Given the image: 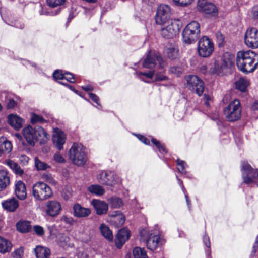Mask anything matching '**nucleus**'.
Here are the masks:
<instances>
[{"instance_id":"f257e3e1","label":"nucleus","mask_w":258,"mask_h":258,"mask_svg":"<svg viewBox=\"0 0 258 258\" xmlns=\"http://www.w3.org/2000/svg\"><path fill=\"white\" fill-rule=\"evenodd\" d=\"M236 64L243 72H252L258 67V55L251 50L239 51L236 56Z\"/></svg>"},{"instance_id":"f03ea898","label":"nucleus","mask_w":258,"mask_h":258,"mask_svg":"<svg viewBox=\"0 0 258 258\" xmlns=\"http://www.w3.org/2000/svg\"><path fill=\"white\" fill-rule=\"evenodd\" d=\"M22 134L28 143L33 146L36 141H39L40 144H45L49 138V134L40 126L33 127L28 125L22 130Z\"/></svg>"},{"instance_id":"7ed1b4c3","label":"nucleus","mask_w":258,"mask_h":258,"mask_svg":"<svg viewBox=\"0 0 258 258\" xmlns=\"http://www.w3.org/2000/svg\"><path fill=\"white\" fill-rule=\"evenodd\" d=\"M69 157L75 165H84L87 161L85 148L81 144L74 143L69 151Z\"/></svg>"},{"instance_id":"20e7f679","label":"nucleus","mask_w":258,"mask_h":258,"mask_svg":"<svg viewBox=\"0 0 258 258\" xmlns=\"http://www.w3.org/2000/svg\"><path fill=\"white\" fill-rule=\"evenodd\" d=\"M200 34V24L197 21H193L184 29L182 32L183 41L188 44L194 43L199 38Z\"/></svg>"},{"instance_id":"39448f33","label":"nucleus","mask_w":258,"mask_h":258,"mask_svg":"<svg viewBox=\"0 0 258 258\" xmlns=\"http://www.w3.org/2000/svg\"><path fill=\"white\" fill-rule=\"evenodd\" d=\"M140 235L143 240L146 241V245L149 249L154 250L157 248L160 240L158 230L148 231L144 229L140 230Z\"/></svg>"},{"instance_id":"423d86ee","label":"nucleus","mask_w":258,"mask_h":258,"mask_svg":"<svg viewBox=\"0 0 258 258\" xmlns=\"http://www.w3.org/2000/svg\"><path fill=\"white\" fill-rule=\"evenodd\" d=\"M165 25L161 30V34L165 38L171 39L178 34L182 23L179 19H172L167 22Z\"/></svg>"},{"instance_id":"0eeeda50","label":"nucleus","mask_w":258,"mask_h":258,"mask_svg":"<svg viewBox=\"0 0 258 258\" xmlns=\"http://www.w3.org/2000/svg\"><path fill=\"white\" fill-rule=\"evenodd\" d=\"M51 188L46 183L39 181L33 185L32 195L37 200H45L52 196Z\"/></svg>"},{"instance_id":"6e6552de","label":"nucleus","mask_w":258,"mask_h":258,"mask_svg":"<svg viewBox=\"0 0 258 258\" xmlns=\"http://www.w3.org/2000/svg\"><path fill=\"white\" fill-rule=\"evenodd\" d=\"M241 172L243 182L246 184L255 183L258 180V170L252 168L246 162L241 164Z\"/></svg>"},{"instance_id":"1a4fd4ad","label":"nucleus","mask_w":258,"mask_h":258,"mask_svg":"<svg viewBox=\"0 0 258 258\" xmlns=\"http://www.w3.org/2000/svg\"><path fill=\"white\" fill-rule=\"evenodd\" d=\"M224 114L229 121L238 120L241 116V108L239 101L235 99L225 108Z\"/></svg>"},{"instance_id":"9d476101","label":"nucleus","mask_w":258,"mask_h":258,"mask_svg":"<svg viewBox=\"0 0 258 258\" xmlns=\"http://www.w3.org/2000/svg\"><path fill=\"white\" fill-rule=\"evenodd\" d=\"M97 179L101 184L111 187L119 185L122 183L119 176L111 171H102L98 175Z\"/></svg>"},{"instance_id":"9b49d317","label":"nucleus","mask_w":258,"mask_h":258,"mask_svg":"<svg viewBox=\"0 0 258 258\" xmlns=\"http://www.w3.org/2000/svg\"><path fill=\"white\" fill-rule=\"evenodd\" d=\"M214 44L211 39L207 36L202 37L198 42V53L202 57H208L214 51Z\"/></svg>"},{"instance_id":"f8f14e48","label":"nucleus","mask_w":258,"mask_h":258,"mask_svg":"<svg viewBox=\"0 0 258 258\" xmlns=\"http://www.w3.org/2000/svg\"><path fill=\"white\" fill-rule=\"evenodd\" d=\"M187 87L199 96H201L204 90L203 81L196 75H188L185 77Z\"/></svg>"},{"instance_id":"ddd939ff","label":"nucleus","mask_w":258,"mask_h":258,"mask_svg":"<svg viewBox=\"0 0 258 258\" xmlns=\"http://www.w3.org/2000/svg\"><path fill=\"white\" fill-rule=\"evenodd\" d=\"M166 63L160 55L150 52L143 63L144 68L152 69L157 66L159 69L164 68Z\"/></svg>"},{"instance_id":"4468645a","label":"nucleus","mask_w":258,"mask_h":258,"mask_svg":"<svg viewBox=\"0 0 258 258\" xmlns=\"http://www.w3.org/2000/svg\"><path fill=\"white\" fill-rule=\"evenodd\" d=\"M171 16V9L167 5H160L157 10L155 21L158 25H165L169 21Z\"/></svg>"},{"instance_id":"2eb2a0df","label":"nucleus","mask_w":258,"mask_h":258,"mask_svg":"<svg viewBox=\"0 0 258 258\" xmlns=\"http://www.w3.org/2000/svg\"><path fill=\"white\" fill-rule=\"evenodd\" d=\"M245 44L249 48L258 47V30L255 28H249L244 35Z\"/></svg>"},{"instance_id":"dca6fc26","label":"nucleus","mask_w":258,"mask_h":258,"mask_svg":"<svg viewBox=\"0 0 258 258\" xmlns=\"http://www.w3.org/2000/svg\"><path fill=\"white\" fill-rule=\"evenodd\" d=\"M52 141L55 147L58 150H61L66 143V135L61 130L54 128L52 133Z\"/></svg>"},{"instance_id":"f3484780","label":"nucleus","mask_w":258,"mask_h":258,"mask_svg":"<svg viewBox=\"0 0 258 258\" xmlns=\"http://www.w3.org/2000/svg\"><path fill=\"white\" fill-rule=\"evenodd\" d=\"M198 10L206 14H210L215 16L218 14V10L216 6L207 0H198Z\"/></svg>"},{"instance_id":"a211bd4d","label":"nucleus","mask_w":258,"mask_h":258,"mask_svg":"<svg viewBox=\"0 0 258 258\" xmlns=\"http://www.w3.org/2000/svg\"><path fill=\"white\" fill-rule=\"evenodd\" d=\"M48 229L51 236H55L56 241L57 244L63 248H66L69 246L70 238L66 234L58 233L56 235V229L54 225L48 226Z\"/></svg>"},{"instance_id":"6ab92c4d","label":"nucleus","mask_w":258,"mask_h":258,"mask_svg":"<svg viewBox=\"0 0 258 258\" xmlns=\"http://www.w3.org/2000/svg\"><path fill=\"white\" fill-rule=\"evenodd\" d=\"M108 222L115 227L122 226L125 221V216L120 211L113 212L108 216Z\"/></svg>"},{"instance_id":"aec40b11","label":"nucleus","mask_w":258,"mask_h":258,"mask_svg":"<svg viewBox=\"0 0 258 258\" xmlns=\"http://www.w3.org/2000/svg\"><path fill=\"white\" fill-rule=\"evenodd\" d=\"M61 209V204L56 201H49L46 203V213L51 217L57 215Z\"/></svg>"},{"instance_id":"412c9836","label":"nucleus","mask_w":258,"mask_h":258,"mask_svg":"<svg viewBox=\"0 0 258 258\" xmlns=\"http://www.w3.org/2000/svg\"><path fill=\"white\" fill-rule=\"evenodd\" d=\"M7 119L9 124L16 131L19 130L24 123V120L16 114H9Z\"/></svg>"},{"instance_id":"4be33fe9","label":"nucleus","mask_w":258,"mask_h":258,"mask_svg":"<svg viewBox=\"0 0 258 258\" xmlns=\"http://www.w3.org/2000/svg\"><path fill=\"white\" fill-rule=\"evenodd\" d=\"M91 203L95 209L97 215H103L107 212L108 206L104 201L98 199H93Z\"/></svg>"},{"instance_id":"5701e85b","label":"nucleus","mask_w":258,"mask_h":258,"mask_svg":"<svg viewBox=\"0 0 258 258\" xmlns=\"http://www.w3.org/2000/svg\"><path fill=\"white\" fill-rule=\"evenodd\" d=\"M53 77L55 80L58 81L60 83L65 85L64 82L59 81V80H66L71 83L75 82V78L72 74L68 72L63 73L61 70H56L53 73Z\"/></svg>"},{"instance_id":"b1692460","label":"nucleus","mask_w":258,"mask_h":258,"mask_svg":"<svg viewBox=\"0 0 258 258\" xmlns=\"http://www.w3.org/2000/svg\"><path fill=\"white\" fill-rule=\"evenodd\" d=\"M130 237V231L125 228L120 230L115 239V244L118 248H120Z\"/></svg>"},{"instance_id":"393cba45","label":"nucleus","mask_w":258,"mask_h":258,"mask_svg":"<svg viewBox=\"0 0 258 258\" xmlns=\"http://www.w3.org/2000/svg\"><path fill=\"white\" fill-rule=\"evenodd\" d=\"M15 192L18 199L24 200L27 196L26 188L24 183L21 181H17L15 184Z\"/></svg>"},{"instance_id":"a878e982","label":"nucleus","mask_w":258,"mask_h":258,"mask_svg":"<svg viewBox=\"0 0 258 258\" xmlns=\"http://www.w3.org/2000/svg\"><path fill=\"white\" fill-rule=\"evenodd\" d=\"M74 215L78 218L86 217L91 214L89 208H84L79 204H75L73 206Z\"/></svg>"},{"instance_id":"bb28decb","label":"nucleus","mask_w":258,"mask_h":258,"mask_svg":"<svg viewBox=\"0 0 258 258\" xmlns=\"http://www.w3.org/2000/svg\"><path fill=\"white\" fill-rule=\"evenodd\" d=\"M4 209L8 212H14L19 207L18 201L15 198H11L2 202Z\"/></svg>"},{"instance_id":"cd10ccee","label":"nucleus","mask_w":258,"mask_h":258,"mask_svg":"<svg viewBox=\"0 0 258 258\" xmlns=\"http://www.w3.org/2000/svg\"><path fill=\"white\" fill-rule=\"evenodd\" d=\"M10 184L8 172L4 170H0V191L5 190Z\"/></svg>"},{"instance_id":"c85d7f7f","label":"nucleus","mask_w":258,"mask_h":258,"mask_svg":"<svg viewBox=\"0 0 258 258\" xmlns=\"http://www.w3.org/2000/svg\"><path fill=\"white\" fill-rule=\"evenodd\" d=\"M34 251L37 258H49L50 254L48 248L41 246H36Z\"/></svg>"},{"instance_id":"c756f323","label":"nucleus","mask_w":258,"mask_h":258,"mask_svg":"<svg viewBox=\"0 0 258 258\" xmlns=\"http://www.w3.org/2000/svg\"><path fill=\"white\" fill-rule=\"evenodd\" d=\"M100 231L102 235L108 241H111L113 239V235L109 227L104 224H102L99 227Z\"/></svg>"},{"instance_id":"7c9ffc66","label":"nucleus","mask_w":258,"mask_h":258,"mask_svg":"<svg viewBox=\"0 0 258 258\" xmlns=\"http://www.w3.org/2000/svg\"><path fill=\"white\" fill-rule=\"evenodd\" d=\"M12 247L11 242L0 236V253L2 254L9 252Z\"/></svg>"},{"instance_id":"2f4dec72","label":"nucleus","mask_w":258,"mask_h":258,"mask_svg":"<svg viewBox=\"0 0 258 258\" xmlns=\"http://www.w3.org/2000/svg\"><path fill=\"white\" fill-rule=\"evenodd\" d=\"M87 190L92 194L97 196H102L105 194L104 188L98 184H92L87 187Z\"/></svg>"},{"instance_id":"473e14b6","label":"nucleus","mask_w":258,"mask_h":258,"mask_svg":"<svg viewBox=\"0 0 258 258\" xmlns=\"http://www.w3.org/2000/svg\"><path fill=\"white\" fill-rule=\"evenodd\" d=\"M249 85V82L248 80L244 78L239 79L235 82L236 88L241 92H246Z\"/></svg>"},{"instance_id":"72a5a7b5","label":"nucleus","mask_w":258,"mask_h":258,"mask_svg":"<svg viewBox=\"0 0 258 258\" xmlns=\"http://www.w3.org/2000/svg\"><path fill=\"white\" fill-rule=\"evenodd\" d=\"M13 148L12 144L10 141L5 140L3 141V143L0 145V157L5 153H10Z\"/></svg>"},{"instance_id":"f704fd0d","label":"nucleus","mask_w":258,"mask_h":258,"mask_svg":"<svg viewBox=\"0 0 258 258\" xmlns=\"http://www.w3.org/2000/svg\"><path fill=\"white\" fill-rule=\"evenodd\" d=\"M225 69L222 64H220L218 60H215L213 66L210 68L209 71L211 73L220 75Z\"/></svg>"},{"instance_id":"c9c22d12","label":"nucleus","mask_w":258,"mask_h":258,"mask_svg":"<svg viewBox=\"0 0 258 258\" xmlns=\"http://www.w3.org/2000/svg\"><path fill=\"white\" fill-rule=\"evenodd\" d=\"M6 164L17 174L21 175L23 173V171L21 169L18 164L12 160H7L5 161Z\"/></svg>"},{"instance_id":"e433bc0d","label":"nucleus","mask_w":258,"mask_h":258,"mask_svg":"<svg viewBox=\"0 0 258 258\" xmlns=\"http://www.w3.org/2000/svg\"><path fill=\"white\" fill-rule=\"evenodd\" d=\"M17 228L21 232H28L31 229L30 223L29 221H26L19 222L17 224Z\"/></svg>"},{"instance_id":"4c0bfd02","label":"nucleus","mask_w":258,"mask_h":258,"mask_svg":"<svg viewBox=\"0 0 258 258\" xmlns=\"http://www.w3.org/2000/svg\"><path fill=\"white\" fill-rule=\"evenodd\" d=\"M233 60L234 56L233 55L229 53H225L223 56L222 64L225 68L229 67L232 65Z\"/></svg>"},{"instance_id":"58836bf2","label":"nucleus","mask_w":258,"mask_h":258,"mask_svg":"<svg viewBox=\"0 0 258 258\" xmlns=\"http://www.w3.org/2000/svg\"><path fill=\"white\" fill-rule=\"evenodd\" d=\"M108 202L111 207L113 208H119L123 206L122 200L117 197H113L108 199Z\"/></svg>"},{"instance_id":"ea45409f","label":"nucleus","mask_w":258,"mask_h":258,"mask_svg":"<svg viewBox=\"0 0 258 258\" xmlns=\"http://www.w3.org/2000/svg\"><path fill=\"white\" fill-rule=\"evenodd\" d=\"M134 258H148L144 248L135 247L133 251Z\"/></svg>"},{"instance_id":"a19ab883","label":"nucleus","mask_w":258,"mask_h":258,"mask_svg":"<svg viewBox=\"0 0 258 258\" xmlns=\"http://www.w3.org/2000/svg\"><path fill=\"white\" fill-rule=\"evenodd\" d=\"M35 166L38 171L46 170L50 168V166L47 163L41 161L38 158H35Z\"/></svg>"},{"instance_id":"79ce46f5","label":"nucleus","mask_w":258,"mask_h":258,"mask_svg":"<svg viewBox=\"0 0 258 258\" xmlns=\"http://www.w3.org/2000/svg\"><path fill=\"white\" fill-rule=\"evenodd\" d=\"M24 247L20 246L14 249L11 253V258H23Z\"/></svg>"},{"instance_id":"37998d69","label":"nucleus","mask_w":258,"mask_h":258,"mask_svg":"<svg viewBox=\"0 0 258 258\" xmlns=\"http://www.w3.org/2000/svg\"><path fill=\"white\" fill-rule=\"evenodd\" d=\"M137 76L141 80L144 81L145 82H148L147 81L144 80V77L147 78L152 79L154 75V71H150L148 72H139L136 73Z\"/></svg>"},{"instance_id":"c03bdc74","label":"nucleus","mask_w":258,"mask_h":258,"mask_svg":"<svg viewBox=\"0 0 258 258\" xmlns=\"http://www.w3.org/2000/svg\"><path fill=\"white\" fill-rule=\"evenodd\" d=\"M178 50L177 48L171 47L166 49V53L169 58L171 59L176 58L178 56Z\"/></svg>"},{"instance_id":"a18cd8bd","label":"nucleus","mask_w":258,"mask_h":258,"mask_svg":"<svg viewBox=\"0 0 258 258\" xmlns=\"http://www.w3.org/2000/svg\"><path fill=\"white\" fill-rule=\"evenodd\" d=\"M41 179L45 182L51 185H55L56 184V181L54 179L51 174L50 173H44L41 176Z\"/></svg>"},{"instance_id":"49530a36","label":"nucleus","mask_w":258,"mask_h":258,"mask_svg":"<svg viewBox=\"0 0 258 258\" xmlns=\"http://www.w3.org/2000/svg\"><path fill=\"white\" fill-rule=\"evenodd\" d=\"M30 117V122L32 124L42 123L44 121V119L42 116L38 115L35 113H31Z\"/></svg>"},{"instance_id":"de8ad7c7","label":"nucleus","mask_w":258,"mask_h":258,"mask_svg":"<svg viewBox=\"0 0 258 258\" xmlns=\"http://www.w3.org/2000/svg\"><path fill=\"white\" fill-rule=\"evenodd\" d=\"M172 1L176 6L185 7L191 4L194 0H172Z\"/></svg>"},{"instance_id":"09e8293b","label":"nucleus","mask_w":258,"mask_h":258,"mask_svg":"<svg viewBox=\"0 0 258 258\" xmlns=\"http://www.w3.org/2000/svg\"><path fill=\"white\" fill-rule=\"evenodd\" d=\"M177 169L179 172L182 173H185V169L187 165L184 161L178 159L177 160Z\"/></svg>"},{"instance_id":"8fccbe9b","label":"nucleus","mask_w":258,"mask_h":258,"mask_svg":"<svg viewBox=\"0 0 258 258\" xmlns=\"http://www.w3.org/2000/svg\"><path fill=\"white\" fill-rule=\"evenodd\" d=\"M53 160L56 162L60 164H62L66 162L65 159L59 152H56L54 154L53 156Z\"/></svg>"},{"instance_id":"3c124183","label":"nucleus","mask_w":258,"mask_h":258,"mask_svg":"<svg viewBox=\"0 0 258 258\" xmlns=\"http://www.w3.org/2000/svg\"><path fill=\"white\" fill-rule=\"evenodd\" d=\"M66 0H47L48 5L52 7L62 5Z\"/></svg>"},{"instance_id":"603ef678","label":"nucleus","mask_w":258,"mask_h":258,"mask_svg":"<svg viewBox=\"0 0 258 258\" xmlns=\"http://www.w3.org/2000/svg\"><path fill=\"white\" fill-rule=\"evenodd\" d=\"M151 142L154 144L158 149L160 152H165L166 149L164 145H162L158 141H157L155 139H152Z\"/></svg>"},{"instance_id":"864d4df0","label":"nucleus","mask_w":258,"mask_h":258,"mask_svg":"<svg viewBox=\"0 0 258 258\" xmlns=\"http://www.w3.org/2000/svg\"><path fill=\"white\" fill-rule=\"evenodd\" d=\"M170 71L172 73L178 76L180 74H181V73L182 72V69L180 67H171L170 69Z\"/></svg>"},{"instance_id":"5fc2aeb1","label":"nucleus","mask_w":258,"mask_h":258,"mask_svg":"<svg viewBox=\"0 0 258 258\" xmlns=\"http://www.w3.org/2000/svg\"><path fill=\"white\" fill-rule=\"evenodd\" d=\"M33 229L35 232L38 235L42 236L44 234L43 228L40 226H34Z\"/></svg>"},{"instance_id":"6e6d98bb","label":"nucleus","mask_w":258,"mask_h":258,"mask_svg":"<svg viewBox=\"0 0 258 258\" xmlns=\"http://www.w3.org/2000/svg\"><path fill=\"white\" fill-rule=\"evenodd\" d=\"M17 106V102L12 99H10L7 104V108L8 109H12Z\"/></svg>"},{"instance_id":"4d7b16f0","label":"nucleus","mask_w":258,"mask_h":258,"mask_svg":"<svg viewBox=\"0 0 258 258\" xmlns=\"http://www.w3.org/2000/svg\"><path fill=\"white\" fill-rule=\"evenodd\" d=\"M88 95L93 101L95 102L98 105H100L99 102V99L96 95L92 93H89Z\"/></svg>"},{"instance_id":"13d9d810","label":"nucleus","mask_w":258,"mask_h":258,"mask_svg":"<svg viewBox=\"0 0 258 258\" xmlns=\"http://www.w3.org/2000/svg\"><path fill=\"white\" fill-rule=\"evenodd\" d=\"M167 77L161 73H157L155 76V81H160L166 80Z\"/></svg>"},{"instance_id":"bf43d9fd","label":"nucleus","mask_w":258,"mask_h":258,"mask_svg":"<svg viewBox=\"0 0 258 258\" xmlns=\"http://www.w3.org/2000/svg\"><path fill=\"white\" fill-rule=\"evenodd\" d=\"M61 220L70 224H72L74 223V220L72 218L68 217L66 216H63L61 218Z\"/></svg>"},{"instance_id":"052dcab7","label":"nucleus","mask_w":258,"mask_h":258,"mask_svg":"<svg viewBox=\"0 0 258 258\" xmlns=\"http://www.w3.org/2000/svg\"><path fill=\"white\" fill-rule=\"evenodd\" d=\"M137 137L141 142H142L145 144H146V145L149 144V143H150L149 140L147 138H146L145 137H144L142 135H138L137 136Z\"/></svg>"},{"instance_id":"680f3d73","label":"nucleus","mask_w":258,"mask_h":258,"mask_svg":"<svg viewBox=\"0 0 258 258\" xmlns=\"http://www.w3.org/2000/svg\"><path fill=\"white\" fill-rule=\"evenodd\" d=\"M203 241L206 247L209 248L210 247V241L209 238L206 235L204 236Z\"/></svg>"},{"instance_id":"e2e57ef3","label":"nucleus","mask_w":258,"mask_h":258,"mask_svg":"<svg viewBox=\"0 0 258 258\" xmlns=\"http://www.w3.org/2000/svg\"><path fill=\"white\" fill-rule=\"evenodd\" d=\"M20 159L24 164L28 163L29 161V158L27 156L24 155H22L20 156Z\"/></svg>"},{"instance_id":"0e129e2a","label":"nucleus","mask_w":258,"mask_h":258,"mask_svg":"<svg viewBox=\"0 0 258 258\" xmlns=\"http://www.w3.org/2000/svg\"><path fill=\"white\" fill-rule=\"evenodd\" d=\"M258 246V236L256 237L255 241L253 244V247H252V252L255 253L257 251V248Z\"/></svg>"},{"instance_id":"69168bd1","label":"nucleus","mask_w":258,"mask_h":258,"mask_svg":"<svg viewBox=\"0 0 258 258\" xmlns=\"http://www.w3.org/2000/svg\"><path fill=\"white\" fill-rule=\"evenodd\" d=\"M253 16L255 18H258V7L253 8L252 10Z\"/></svg>"},{"instance_id":"338daca9","label":"nucleus","mask_w":258,"mask_h":258,"mask_svg":"<svg viewBox=\"0 0 258 258\" xmlns=\"http://www.w3.org/2000/svg\"><path fill=\"white\" fill-rule=\"evenodd\" d=\"M216 37L221 42H223L224 39V36L220 32L217 33Z\"/></svg>"},{"instance_id":"774afa93","label":"nucleus","mask_w":258,"mask_h":258,"mask_svg":"<svg viewBox=\"0 0 258 258\" xmlns=\"http://www.w3.org/2000/svg\"><path fill=\"white\" fill-rule=\"evenodd\" d=\"M82 88L83 90L86 91H92L93 90L92 87L90 85L84 86H82Z\"/></svg>"}]
</instances>
